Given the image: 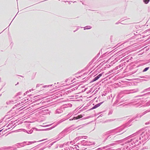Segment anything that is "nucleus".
I'll return each mask as SVG.
<instances>
[{"mask_svg":"<svg viewBox=\"0 0 150 150\" xmlns=\"http://www.w3.org/2000/svg\"><path fill=\"white\" fill-rule=\"evenodd\" d=\"M102 75V74H99L98 76H97L96 77H95L94 79H93V81H94L97 80L98 79H99Z\"/></svg>","mask_w":150,"mask_h":150,"instance_id":"1","label":"nucleus"},{"mask_svg":"<svg viewBox=\"0 0 150 150\" xmlns=\"http://www.w3.org/2000/svg\"><path fill=\"white\" fill-rule=\"evenodd\" d=\"M144 1L146 4H147L149 1L150 0H143Z\"/></svg>","mask_w":150,"mask_h":150,"instance_id":"4","label":"nucleus"},{"mask_svg":"<svg viewBox=\"0 0 150 150\" xmlns=\"http://www.w3.org/2000/svg\"><path fill=\"white\" fill-rule=\"evenodd\" d=\"M149 68L148 67H146V68L144 69V71H146L147 70H148V69Z\"/></svg>","mask_w":150,"mask_h":150,"instance_id":"5","label":"nucleus"},{"mask_svg":"<svg viewBox=\"0 0 150 150\" xmlns=\"http://www.w3.org/2000/svg\"><path fill=\"white\" fill-rule=\"evenodd\" d=\"M100 104H98L96 105H95L94 106H93V109H95L96 108L99 106H100Z\"/></svg>","mask_w":150,"mask_h":150,"instance_id":"3","label":"nucleus"},{"mask_svg":"<svg viewBox=\"0 0 150 150\" xmlns=\"http://www.w3.org/2000/svg\"><path fill=\"white\" fill-rule=\"evenodd\" d=\"M83 116L82 115H78L76 117H73V120H77L82 118L83 117Z\"/></svg>","mask_w":150,"mask_h":150,"instance_id":"2","label":"nucleus"}]
</instances>
